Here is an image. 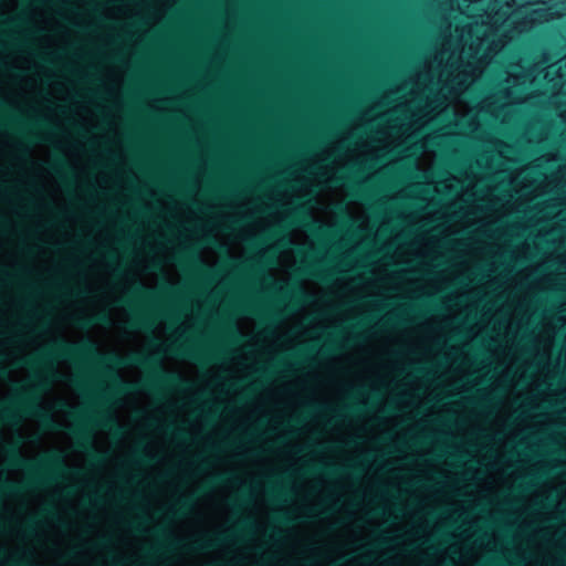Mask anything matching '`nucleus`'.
<instances>
[{
    "label": "nucleus",
    "instance_id": "obj_1",
    "mask_svg": "<svg viewBox=\"0 0 566 566\" xmlns=\"http://www.w3.org/2000/svg\"><path fill=\"white\" fill-rule=\"evenodd\" d=\"M59 360L94 366L104 375L113 377L116 389L122 394L140 390L157 392L165 388L187 386V381L180 375L163 369L159 360L153 356L139 353L127 357H120L114 353L102 354L91 339L72 343L59 338L50 347L22 361L23 366L39 369V373L29 386L17 392L10 402L4 403L0 400V426L15 423L22 417H34L48 430L61 429L52 415L40 405L41 395L60 378L55 369V361ZM8 460L12 468L25 471L29 480L23 484L2 481L0 495L6 496H18L28 489L50 485L66 472L80 473L75 470L70 471L57 453H50L32 461L22 457L18 449L12 448L9 450Z\"/></svg>",
    "mask_w": 566,
    "mask_h": 566
},
{
    "label": "nucleus",
    "instance_id": "obj_2",
    "mask_svg": "<svg viewBox=\"0 0 566 566\" xmlns=\"http://www.w3.org/2000/svg\"><path fill=\"white\" fill-rule=\"evenodd\" d=\"M133 298L124 300L128 306H134V312L129 321V327L137 331H150L159 316H167L158 312L155 307L157 294L155 291L146 287L142 283H136L132 291Z\"/></svg>",
    "mask_w": 566,
    "mask_h": 566
},
{
    "label": "nucleus",
    "instance_id": "obj_3",
    "mask_svg": "<svg viewBox=\"0 0 566 566\" xmlns=\"http://www.w3.org/2000/svg\"><path fill=\"white\" fill-rule=\"evenodd\" d=\"M88 424H91L88 418L78 417L76 423L71 429V434L75 440L76 447L87 452L93 463L101 464L105 460V455L94 449L93 436Z\"/></svg>",
    "mask_w": 566,
    "mask_h": 566
},
{
    "label": "nucleus",
    "instance_id": "obj_4",
    "mask_svg": "<svg viewBox=\"0 0 566 566\" xmlns=\"http://www.w3.org/2000/svg\"><path fill=\"white\" fill-rule=\"evenodd\" d=\"M231 534H213L195 538L190 543H181L177 539L169 541L167 548L180 547L189 553H201L216 549L230 539Z\"/></svg>",
    "mask_w": 566,
    "mask_h": 566
},
{
    "label": "nucleus",
    "instance_id": "obj_5",
    "mask_svg": "<svg viewBox=\"0 0 566 566\" xmlns=\"http://www.w3.org/2000/svg\"><path fill=\"white\" fill-rule=\"evenodd\" d=\"M168 353L170 355H174V356L187 357V358H191V359H195V360L210 361V360H218V359H220L224 352L223 350H216L214 353H212L210 355H203L200 352L195 350L193 348H191L188 345L171 344L168 347Z\"/></svg>",
    "mask_w": 566,
    "mask_h": 566
},
{
    "label": "nucleus",
    "instance_id": "obj_6",
    "mask_svg": "<svg viewBox=\"0 0 566 566\" xmlns=\"http://www.w3.org/2000/svg\"><path fill=\"white\" fill-rule=\"evenodd\" d=\"M178 262L181 265L188 266L191 270L196 271L199 275H201L205 279L212 277V270H210L206 264L202 263V261L199 259V256L196 254V252L191 249H184L177 258Z\"/></svg>",
    "mask_w": 566,
    "mask_h": 566
},
{
    "label": "nucleus",
    "instance_id": "obj_7",
    "mask_svg": "<svg viewBox=\"0 0 566 566\" xmlns=\"http://www.w3.org/2000/svg\"><path fill=\"white\" fill-rule=\"evenodd\" d=\"M329 182L332 186H335V187L348 185L352 188L353 195L356 198H359V199L368 198V192L366 190L365 184L361 181H355L349 176L335 175L329 179Z\"/></svg>",
    "mask_w": 566,
    "mask_h": 566
},
{
    "label": "nucleus",
    "instance_id": "obj_8",
    "mask_svg": "<svg viewBox=\"0 0 566 566\" xmlns=\"http://www.w3.org/2000/svg\"><path fill=\"white\" fill-rule=\"evenodd\" d=\"M284 297L289 300V304L286 305L289 312L294 311L310 300V295L301 286L285 290Z\"/></svg>",
    "mask_w": 566,
    "mask_h": 566
},
{
    "label": "nucleus",
    "instance_id": "obj_9",
    "mask_svg": "<svg viewBox=\"0 0 566 566\" xmlns=\"http://www.w3.org/2000/svg\"><path fill=\"white\" fill-rule=\"evenodd\" d=\"M294 214H295L296 222L298 224L303 223L311 231L317 232V233H326L327 232V228L326 227H323V226L318 224L314 220H310L307 213L304 210L297 209V210H295Z\"/></svg>",
    "mask_w": 566,
    "mask_h": 566
},
{
    "label": "nucleus",
    "instance_id": "obj_10",
    "mask_svg": "<svg viewBox=\"0 0 566 566\" xmlns=\"http://www.w3.org/2000/svg\"><path fill=\"white\" fill-rule=\"evenodd\" d=\"M76 324L83 328H87L94 325H107L109 324V316L106 313H98L91 317H81Z\"/></svg>",
    "mask_w": 566,
    "mask_h": 566
},
{
    "label": "nucleus",
    "instance_id": "obj_11",
    "mask_svg": "<svg viewBox=\"0 0 566 566\" xmlns=\"http://www.w3.org/2000/svg\"><path fill=\"white\" fill-rule=\"evenodd\" d=\"M50 169L57 174V175H62L63 172L65 174H69L71 172V168L69 166V164L66 163V160L62 157H57L51 165H50Z\"/></svg>",
    "mask_w": 566,
    "mask_h": 566
},
{
    "label": "nucleus",
    "instance_id": "obj_12",
    "mask_svg": "<svg viewBox=\"0 0 566 566\" xmlns=\"http://www.w3.org/2000/svg\"><path fill=\"white\" fill-rule=\"evenodd\" d=\"M192 502L188 499H180L177 502L176 507L172 510V514L176 516H184L191 509Z\"/></svg>",
    "mask_w": 566,
    "mask_h": 566
},
{
    "label": "nucleus",
    "instance_id": "obj_13",
    "mask_svg": "<svg viewBox=\"0 0 566 566\" xmlns=\"http://www.w3.org/2000/svg\"><path fill=\"white\" fill-rule=\"evenodd\" d=\"M303 273L319 280H327L329 277V273H325L315 265L304 268Z\"/></svg>",
    "mask_w": 566,
    "mask_h": 566
},
{
    "label": "nucleus",
    "instance_id": "obj_14",
    "mask_svg": "<svg viewBox=\"0 0 566 566\" xmlns=\"http://www.w3.org/2000/svg\"><path fill=\"white\" fill-rule=\"evenodd\" d=\"M153 458L148 457L144 451L138 450L133 455V463L134 464H145L150 462Z\"/></svg>",
    "mask_w": 566,
    "mask_h": 566
},
{
    "label": "nucleus",
    "instance_id": "obj_15",
    "mask_svg": "<svg viewBox=\"0 0 566 566\" xmlns=\"http://www.w3.org/2000/svg\"><path fill=\"white\" fill-rule=\"evenodd\" d=\"M248 501H249V494H248V491H247V490H243V491L240 493V495H239L238 500H237V501H234V502L232 503V506H233L234 509H237V507H239V506H241V505L245 504Z\"/></svg>",
    "mask_w": 566,
    "mask_h": 566
},
{
    "label": "nucleus",
    "instance_id": "obj_16",
    "mask_svg": "<svg viewBox=\"0 0 566 566\" xmlns=\"http://www.w3.org/2000/svg\"><path fill=\"white\" fill-rule=\"evenodd\" d=\"M230 480V475L228 474H218L216 475L212 480H211V483L214 485V484H221V483H226L227 481Z\"/></svg>",
    "mask_w": 566,
    "mask_h": 566
},
{
    "label": "nucleus",
    "instance_id": "obj_17",
    "mask_svg": "<svg viewBox=\"0 0 566 566\" xmlns=\"http://www.w3.org/2000/svg\"><path fill=\"white\" fill-rule=\"evenodd\" d=\"M227 336L228 338L231 340V342H238L239 339H241V335L239 334V332L234 328H231L228 333H227Z\"/></svg>",
    "mask_w": 566,
    "mask_h": 566
},
{
    "label": "nucleus",
    "instance_id": "obj_18",
    "mask_svg": "<svg viewBox=\"0 0 566 566\" xmlns=\"http://www.w3.org/2000/svg\"><path fill=\"white\" fill-rule=\"evenodd\" d=\"M277 243L281 248H286L291 241L285 235H281L277 237Z\"/></svg>",
    "mask_w": 566,
    "mask_h": 566
},
{
    "label": "nucleus",
    "instance_id": "obj_19",
    "mask_svg": "<svg viewBox=\"0 0 566 566\" xmlns=\"http://www.w3.org/2000/svg\"><path fill=\"white\" fill-rule=\"evenodd\" d=\"M334 349H335V346H334V344L331 343L322 349L321 354H322V356H326V355H329Z\"/></svg>",
    "mask_w": 566,
    "mask_h": 566
},
{
    "label": "nucleus",
    "instance_id": "obj_20",
    "mask_svg": "<svg viewBox=\"0 0 566 566\" xmlns=\"http://www.w3.org/2000/svg\"><path fill=\"white\" fill-rule=\"evenodd\" d=\"M358 410H360V407L358 405H352L346 407V411L348 412H356Z\"/></svg>",
    "mask_w": 566,
    "mask_h": 566
},
{
    "label": "nucleus",
    "instance_id": "obj_21",
    "mask_svg": "<svg viewBox=\"0 0 566 566\" xmlns=\"http://www.w3.org/2000/svg\"><path fill=\"white\" fill-rule=\"evenodd\" d=\"M325 472H326L327 474H329V475H333V474H336V473L338 472V470H337L335 467L331 465V467H327V468L325 469Z\"/></svg>",
    "mask_w": 566,
    "mask_h": 566
},
{
    "label": "nucleus",
    "instance_id": "obj_22",
    "mask_svg": "<svg viewBox=\"0 0 566 566\" xmlns=\"http://www.w3.org/2000/svg\"><path fill=\"white\" fill-rule=\"evenodd\" d=\"M239 525H240L241 527H243V528H248V527L250 528V527H252V523H251L250 521H248V520H242V521H240Z\"/></svg>",
    "mask_w": 566,
    "mask_h": 566
},
{
    "label": "nucleus",
    "instance_id": "obj_23",
    "mask_svg": "<svg viewBox=\"0 0 566 566\" xmlns=\"http://www.w3.org/2000/svg\"><path fill=\"white\" fill-rule=\"evenodd\" d=\"M165 292L170 296H176V291L170 285L165 286Z\"/></svg>",
    "mask_w": 566,
    "mask_h": 566
},
{
    "label": "nucleus",
    "instance_id": "obj_24",
    "mask_svg": "<svg viewBox=\"0 0 566 566\" xmlns=\"http://www.w3.org/2000/svg\"><path fill=\"white\" fill-rule=\"evenodd\" d=\"M400 323H401L400 321H394L392 318H389L384 323V325H396V324H400Z\"/></svg>",
    "mask_w": 566,
    "mask_h": 566
},
{
    "label": "nucleus",
    "instance_id": "obj_25",
    "mask_svg": "<svg viewBox=\"0 0 566 566\" xmlns=\"http://www.w3.org/2000/svg\"><path fill=\"white\" fill-rule=\"evenodd\" d=\"M277 521H279L280 523H284V524L290 523V520H289L285 515L279 516V517H277Z\"/></svg>",
    "mask_w": 566,
    "mask_h": 566
},
{
    "label": "nucleus",
    "instance_id": "obj_26",
    "mask_svg": "<svg viewBox=\"0 0 566 566\" xmlns=\"http://www.w3.org/2000/svg\"><path fill=\"white\" fill-rule=\"evenodd\" d=\"M35 125L41 128L50 129V126H48V124L44 122H38Z\"/></svg>",
    "mask_w": 566,
    "mask_h": 566
},
{
    "label": "nucleus",
    "instance_id": "obj_27",
    "mask_svg": "<svg viewBox=\"0 0 566 566\" xmlns=\"http://www.w3.org/2000/svg\"><path fill=\"white\" fill-rule=\"evenodd\" d=\"M342 416H343V415H342V412H340V411L333 410V417H334L335 419H337V420H338Z\"/></svg>",
    "mask_w": 566,
    "mask_h": 566
},
{
    "label": "nucleus",
    "instance_id": "obj_28",
    "mask_svg": "<svg viewBox=\"0 0 566 566\" xmlns=\"http://www.w3.org/2000/svg\"><path fill=\"white\" fill-rule=\"evenodd\" d=\"M276 318H277V314H276V313H273V314L269 315L268 321H269V322H273V321H275Z\"/></svg>",
    "mask_w": 566,
    "mask_h": 566
},
{
    "label": "nucleus",
    "instance_id": "obj_29",
    "mask_svg": "<svg viewBox=\"0 0 566 566\" xmlns=\"http://www.w3.org/2000/svg\"><path fill=\"white\" fill-rule=\"evenodd\" d=\"M14 566H35V565H33L31 563L19 562Z\"/></svg>",
    "mask_w": 566,
    "mask_h": 566
},
{
    "label": "nucleus",
    "instance_id": "obj_30",
    "mask_svg": "<svg viewBox=\"0 0 566 566\" xmlns=\"http://www.w3.org/2000/svg\"><path fill=\"white\" fill-rule=\"evenodd\" d=\"M175 436H176L177 438H185V433H184L182 431H176V432H175Z\"/></svg>",
    "mask_w": 566,
    "mask_h": 566
},
{
    "label": "nucleus",
    "instance_id": "obj_31",
    "mask_svg": "<svg viewBox=\"0 0 566 566\" xmlns=\"http://www.w3.org/2000/svg\"><path fill=\"white\" fill-rule=\"evenodd\" d=\"M271 495L275 499H281V493H275L274 491H271Z\"/></svg>",
    "mask_w": 566,
    "mask_h": 566
},
{
    "label": "nucleus",
    "instance_id": "obj_32",
    "mask_svg": "<svg viewBox=\"0 0 566 566\" xmlns=\"http://www.w3.org/2000/svg\"><path fill=\"white\" fill-rule=\"evenodd\" d=\"M88 421H90V423H95V424L98 423L97 421L93 420L92 418H88ZM101 423H102V426H105V422H101Z\"/></svg>",
    "mask_w": 566,
    "mask_h": 566
},
{
    "label": "nucleus",
    "instance_id": "obj_33",
    "mask_svg": "<svg viewBox=\"0 0 566 566\" xmlns=\"http://www.w3.org/2000/svg\"><path fill=\"white\" fill-rule=\"evenodd\" d=\"M348 471L356 472V471H358V468L357 467H348Z\"/></svg>",
    "mask_w": 566,
    "mask_h": 566
},
{
    "label": "nucleus",
    "instance_id": "obj_34",
    "mask_svg": "<svg viewBox=\"0 0 566 566\" xmlns=\"http://www.w3.org/2000/svg\"><path fill=\"white\" fill-rule=\"evenodd\" d=\"M350 339H352V340H357V339H358V335L353 333V335H352Z\"/></svg>",
    "mask_w": 566,
    "mask_h": 566
},
{
    "label": "nucleus",
    "instance_id": "obj_35",
    "mask_svg": "<svg viewBox=\"0 0 566 566\" xmlns=\"http://www.w3.org/2000/svg\"><path fill=\"white\" fill-rule=\"evenodd\" d=\"M85 292H86V291H84V290H80V291H76V293H75V294H76V295H81V294H84Z\"/></svg>",
    "mask_w": 566,
    "mask_h": 566
},
{
    "label": "nucleus",
    "instance_id": "obj_36",
    "mask_svg": "<svg viewBox=\"0 0 566 566\" xmlns=\"http://www.w3.org/2000/svg\"><path fill=\"white\" fill-rule=\"evenodd\" d=\"M373 513H374V515H379L380 511L379 510H375Z\"/></svg>",
    "mask_w": 566,
    "mask_h": 566
},
{
    "label": "nucleus",
    "instance_id": "obj_37",
    "mask_svg": "<svg viewBox=\"0 0 566 566\" xmlns=\"http://www.w3.org/2000/svg\"><path fill=\"white\" fill-rule=\"evenodd\" d=\"M114 271H115L116 274L120 273V269L119 268H116Z\"/></svg>",
    "mask_w": 566,
    "mask_h": 566
},
{
    "label": "nucleus",
    "instance_id": "obj_38",
    "mask_svg": "<svg viewBox=\"0 0 566 566\" xmlns=\"http://www.w3.org/2000/svg\"><path fill=\"white\" fill-rule=\"evenodd\" d=\"M4 374L3 367L0 365V375Z\"/></svg>",
    "mask_w": 566,
    "mask_h": 566
},
{
    "label": "nucleus",
    "instance_id": "obj_39",
    "mask_svg": "<svg viewBox=\"0 0 566 566\" xmlns=\"http://www.w3.org/2000/svg\"><path fill=\"white\" fill-rule=\"evenodd\" d=\"M105 544H106V539H103V541L99 542V545L104 546Z\"/></svg>",
    "mask_w": 566,
    "mask_h": 566
},
{
    "label": "nucleus",
    "instance_id": "obj_40",
    "mask_svg": "<svg viewBox=\"0 0 566 566\" xmlns=\"http://www.w3.org/2000/svg\"><path fill=\"white\" fill-rule=\"evenodd\" d=\"M33 136H34V133L31 132L30 135H29L30 139H33Z\"/></svg>",
    "mask_w": 566,
    "mask_h": 566
},
{
    "label": "nucleus",
    "instance_id": "obj_41",
    "mask_svg": "<svg viewBox=\"0 0 566 566\" xmlns=\"http://www.w3.org/2000/svg\"><path fill=\"white\" fill-rule=\"evenodd\" d=\"M116 432H122V429L118 426H116Z\"/></svg>",
    "mask_w": 566,
    "mask_h": 566
},
{
    "label": "nucleus",
    "instance_id": "obj_42",
    "mask_svg": "<svg viewBox=\"0 0 566 566\" xmlns=\"http://www.w3.org/2000/svg\"><path fill=\"white\" fill-rule=\"evenodd\" d=\"M73 551L67 554V557H71L73 555Z\"/></svg>",
    "mask_w": 566,
    "mask_h": 566
},
{
    "label": "nucleus",
    "instance_id": "obj_43",
    "mask_svg": "<svg viewBox=\"0 0 566 566\" xmlns=\"http://www.w3.org/2000/svg\"><path fill=\"white\" fill-rule=\"evenodd\" d=\"M0 105L3 106L4 104L2 103V101L0 99Z\"/></svg>",
    "mask_w": 566,
    "mask_h": 566
}]
</instances>
